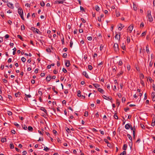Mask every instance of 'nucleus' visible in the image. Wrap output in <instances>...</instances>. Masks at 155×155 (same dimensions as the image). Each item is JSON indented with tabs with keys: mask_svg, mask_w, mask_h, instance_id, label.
Wrapping results in <instances>:
<instances>
[{
	"mask_svg": "<svg viewBox=\"0 0 155 155\" xmlns=\"http://www.w3.org/2000/svg\"><path fill=\"white\" fill-rule=\"evenodd\" d=\"M22 127L25 130H26L27 129V127L25 125H22Z\"/></svg>",
	"mask_w": 155,
	"mask_h": 155,
	"instance_id": "36",
	"label": "nucleus"
},
{
	"mask_svg": "<svg viewBox=\"0 0 155 155\" xmlns=\"http://www.w3.org/2000/svg\"><path fill=\"white\" fill-rule=\"evenodd\" d=\"M114 51L115 52H117V51H118V45L117 44H114Z\"/></svg>",
	"mask_w": 155,
	"mask_h": 155,
	"instance_id": "2",
	"label": "nucleus"
},
{
	"mask_svg": "<svg viewBox=\"0 0 155 155\" xmlns=\"http://www.w3.org/2000/svg\"><path fill=\"white\" fill-rule=\"evenodd\" d=\"M106 86L107 87V88L109 89L110 88V86L109 84H106Z\"/></svg>",
	"mask_w": 155,
	"mask_h": 155,
	"instance_id": "55",
	"label": "nucleus"
},
{
	"mask_svg": "<svg viewBox=\"0 0 155 155\" xmlns=\"http://www.w3.org/2000/svg\"><path fill=\"white\" fill-rule=\"evenodd\" d=\"M104 141L107 144L109 143L108 140L107 139H104Z\"/></svg>",
	"mask_w": 155,
	"mask_h": 155,
	"instance_id": "59",
	"label": "nucleus"
},
{
	"mask_svg": "<svg viewBox=\"0 0 155 155\" xmlns=\"http://www.w3.org/2000/svg\"><path fill=\"white\" fill-rule=\"evenodd\" d=\"M120 26H119L118 28V29L120 30H121L124 27V26L121 24H120Z\"/></svg>",
	"mask_w": 155,
	"mask_h": 155,
	"instance_id": "20",
	"label": "nucleus"
},
{
	"mask_svg": "<svg viewBox=\"0 0 155 155\" xmlns=\"http://www.w3.org/2000/svg\"><path fill=\"white\" fill-rule=\"evenodd\" d=\"M127 42L128 43H129L130 42V38L129 37H127Z\"/></svg>",
	"mask_w": 155,
	"mask_h": 155,
	"instance_id": "38",
	"label": "nucleus"
},
{
	"mask_svg": "<svg viewBox=\"0 0 155 155\" xmlns=\"http://www.w3.org/2000/svg\"><path fill=\"white\" fill-rule=\"evenodd\" d=\"M144 25L143 23L142 22L141 23L140 25V27H144Z\"/></svg>",
	"mask_w": 155,
	"mask_h": 155,
	"instance_id": "61",
	"label": "nucleus"
},
{
	"mask_svg": "<svg viewBox=\"0 0 155 155\" xmlns=\"http://www.w3.org/2000/svg\"><path fill=\"white\" fill-rule=\"evenodd\" d=\"M127 137H128L129 139L131 141V143H132L131 146L130 144H129V146H130V147L131 148V147L132 145V137L129 134H127Z\"/></svg>",
	"mask_w": 155,
	"mask_h": 155,
	"instance_id": "4",
	"label": "nucleus"
},
{
	"mask_svg": "<svg viewBox=\"0 0 155 155\" xmlns=\"http://www.w3.org/2000/svg\"><path fill=\"white\" fill-rule=\"evenodd\" d=\"M152 97H155V92H152L151 94Z\"/></svg>",
	"mask_w": 155,
	"mask_h": 155,
	"instance_id": "51",
	"label": "nucleus"
},
{
	"mask_svg": "<svg viewBox=\"0 0 155 155\" xmlns=\"http://www.w3.org/2000/svg\"><path fill=\"white\" fill-rule=\"evenodd\" d=\"M123 64V62L121 60H120L118 62V64L119 65L121 66Z\"/></svg>",
	"mask_w": 155,
	"mask_h": 155,
	"instance_id": "28",
	"label": "nucleus"
},
{
	"mask_svg": "<svg viewBox=\"0 0 155 155\" xmlns=\"http://www.w3.org/2000/svg\"><path fill=\"white\" fill-rule=\"evenodd\" d=\"M28 130L30 131H32L33 130V128L31 126H28Z\"/></svg>",
	"mask_w": 155,
	"mask_h": 155,
	"instance_id": "22",
	"label": "nucleus"
},
{
	"mask_svg": "<svg viewBox=\"0 0 155 155\" xmlns=\"http://www.w3.org/2000/svg\"><path fill=\"white\" fill-rule=\"evenodd\" d=\"M140 126H141V127L142 128V129H145V126H144V125H143V124H140Z\"/></svg>",
	"mask_w": 155,
	"mask_h": 155,
	"instance_id": "50",
	"label": "nucleus"
},
{
	"mask_svg": "<svg viewBox=\"0 0 155 155\" xmlns=\"http://www.w3.org/2000/svg\"><path fill=\"white\" fill-rule=\"evenodd\" d=\"M146 50L147 53L149 52V50L148 48V45L146 46Z\"/></svg>",
	"mask_w": 155,
	"mask_h": 155,
	"instance_id": "31",
	"label": "nucleus"
},
{
	"mask_svg": "<svg viewBox=\"0 0 155 155\" xmlns=\"http://www.w3.org/2000/svg\"><path fill=\"white\" fill-rule=\"evenodd\" d=\"M133 25L129 26L127 29V32L131 33L133 29Z\"/></svg>",
	"mask_w": 155,
	"mask_h": 155,
	"instance_id": "3",
	"label": "nucleus"
},
{
	"mask_svg": "<svg viewBox=\"0 0 155 155\" xmlns=\"http://www.w3.org/2000/svg\"><path fill=\"white\" fill-rule=\"evenodd\" d=\"M88 113L87 111H85L84 113V116L86 117H87L88 116Z\"/></svg>",
	"mask_w": 155,
	"mask_h": 155,
	"instance_id": "37",
	"label": "nucleus"
},
{
	"mask_svg": "<svg viewBox=\"0 0 155 155\" xmlns=\"http://www.w3.org/2000/svg\"><path fill=\"white\" fill-rule=\"evenodd\" d=\"M103 45H101L100 46V50L101 51L103 48Z\"/></svg>",
	"mask_w": 155,
	"mask_h": 155,
	"instance_id": "48",
	"label": "nucleus"
},
{
	"mask_svg": "<svg viewBox=\"0 0 155 155\" xmlns=\"http://www.w3.org/2000/svg\"><path fill=\"white\" fill-rule=\"evenodd\" d=\"M3 81L4 83H6L7 82V81L5 79H3Z\"/></svg>",
	"mask_w": 155,
	"mask_h": 155,
	"instance_id": "56",
	"label": "nucleus"
},
{
	"mask_svg": "<svg viewBox=\"0 0 155 155\" xmlns=\"http://www.w3.org/2000/svg\"><path fill=\"white\" fill-rule=\"evenodd\" d=\"M8 23L10 25L12 24V22L11 21L9 20L8 21Z\"/></svg>",
	"mask_w": 155,
	"mask_h": 155,
	"instance_id": "63",
	"label": "nucleus"
},
{
	"mask_svg": "<svg viewBox=\"0 0 155 155\" xmlns=\"http://www.w3.org/2000/svg\"><path fill=\"white\" fill-rule=\"evenodd\" d=\"M93 85L96 88H98L100 86L99 84L96 83L93 84Z\"/></svg>",
	"mask_w": 155,
	"mask_h": 155,
	"instance_id": "14",
	"label": "nucleus"
},
{
	"mask_svg": "<svg viewBox=\"0 0 155 155\" xmlns=\"http://www.w3.org/2000/svg\"><path fill=\"white\" fill-rule=\"evenodd\" d=\"M116 102H117V105L118 106L120 105V102H119V100L118 99L117 100Z\"/></svg>",
	"mask_w": 155,
	"mask_h": 155,
	"instance_id": "42",
	"label": "nucleus"
},
{
	"mask_svg": "<svg viewBox=\"0 0 155 155\" xmlns=\"http://www.w3.org/2000/svg\"><path fill=\"white\" fill-rule=\"evenodd\" d=\"M114 116L115 119H117V120L118 119V116L116 114H115L114 115Z\"/></svg>",
	"mask_w": 155,
	"mask_h": 155,
	"instance_id": "40",
	"label": "nucleus"
},
{
	"mask_svg": "<svg viewBox=\"0 0 155 155\" xmlns=\"http://www.w3.org/2000/svg\"><path fill=\"white\" fill-rule=\"evenodd\" d=\"M87 39L88 40L91 41L92 39V37L91 36L88 37L87 38Z\"/></svg>",
	"mask_w": 155,
	"mask_h": 155,
	"instance_id": "46",
	"label": "nucleus"
},
{
	"mask_svg": "<svg viewBox=\"0 0 155 155\" xmlns=\"http://www.w3.org/2000/svg\"><path fill=\"white\" fill-rule=\"evenodd\" d=\"M45 75V73H41L40 74V76L42 77L44 76Z\"/></svg>",
	"mask_w": 155,
	"mask_h": 155,
	"instance_id": "60",
	"label": "nucleus"
},
{
	"mask_svg": "<svg viewBox=\"0 0 155 155\" xmlns=\"http://www.w3.org/2000/svg\"><path fill=\"white\" fill-rule=\"evenodd\" d=\"M10 147L11 149H12L14 148V145L12 143H10Z\"/></svg>",
	"mask_w": 155,
	"mask_h": 155,
	"instance_id": "25",
	"label": "nucleus"
},
{
	"mask_svg": "<svg viewBox=\"0 0 155 155\" xmlns=\"http://www.w3.org/2000/svg\"><path fill=\"white\" fill-rule=\"evenodd\" d=\"M31 30L34 32H35L37 33L38 34L39 32H40L39 30L36 28H35L33 27H32L31 28Z\"/></svg>",
	"mask_w": 155,
	"mask_h": 155,
	"instance_id": "5",
	"label": "nucleus"
},
{
	"mask_svg": "<svg viewBox=\"0 0 155 155\" xmlns=\"http://www.w3.org/2000/svg\"><path fill=\"white\" fill-rule=\"evenodd\" d=\"M8 114L9 116H11L12 115V113L10 111H8Z\"/></svg>",
	"mask_w": 155,
	"mask_h": 155,
	"instance_id": "43",
	"label": "nucleus"
},
{
	"mask_svg": "<svg viewBox=\"0 0 155 155\" xmlns=\"http://www.w3.org/2000/svg\"><path fill=\"white\" fill-rule=\"evenodd\" d=\"M95 8L96 10L97 11H99L100 10V8L97 5H96L95 7Z\"/></svg>",
	"mask_w": 155,
	"mask_h": 155,
	"instance_id": "26",
	"label": "nucleus"
},
{
	"mask_svg": "<svg viewBox=\"0 0 155 155\" xmlns=\"http://www.w3.org/2000/svg\"><path fill=\"white\" fill-rule=\"evenodd\" d=\"M127 144H124V146H123V150H126L127 149Z\"/></svg>",
	"mask_w": 155,
	"mask_h": 155,
	"instance_id": "19",
	"label": "nucleus"
},
{
	"mask_svg": "<svg viewBox=\"0 0 155 155\" xmlns=\"http://www.w3.org/2000/svg\"><path fill=\"white\" fill-rule=\"evenodd\" d=\"M16 27L17 28H18L19 27V24L18 22H17L15 25Z\"/></svg>",
	"mask_w": 155,
	"mask_h": 155,
	"instance_id": "62",
	"label": "nucleus"
},
{
	"mask_svg": "<svg viewBox=\"0 0 155 155\" xmlns=\"http://www.w3.org/2000/svg\"><path fill=\"white\" fill-rule=\"evenodd\" d=\"M20 94H21L20 92H18L17 93L15 94V96L16 97H18L20 95Z\"/></svg>",
	"mask_w": 155,
	"mask_h": 155,
	"instance_id": "18",
	"label": "nucleus"
},
{
	"mask_svg": "<svg viewBox=\"0 0 155 155\" xmlns=\"http://www.w3.org/2000/svg\"><path fill=\"white\" fill-rule=\"evenodd\" d=\"M40 5L41 6L43 7L45 5V3L44 2H42L40 3Z\"/></svg>",
	"mask_w": 155,
	"mask_h": 155,
	"instance_id": "35",
	"label": "nucleus"
},
{
	"mask_svg": "<svg viewBox=\"0 0 155 155\" xmlns=\"http://www.w3.org/2000/svg\"><path fill=\"white\" fill-rule=\"evenodd\" d=\"M55 2L56 3L58 4H63L64 3V1L62 0L61 1H55Z\"/></svg>",
	"mask_w": 155,
	"mask_h": 155,
	"instance_id": "17",
	"label": "nucleus"
},
{
	"mask_svg": "<svg viewBox=\"0 0 155 155\" xmlns=\"http://www.w3.org/2000/svg\"><path fill=\"white\" fill-rule=\"evenodd\" d=\"M46 80L47 81H49L51 80V76H48L46 78Z\"/></svg>",
	"mask_w": 155,
	"mask_h": 155,
	"instance_id": "15",
	"label": "nucleus"
},
{
	"mask_svg": "<svg viewBox=\"0 0 155 155\" xmlns=\"http://www.w3.org/2000/svg\"><path fill=\"white\" fill-rule=\"evenodd\" d=\"M25 95L26 96V97H29H29H31V95L30 94L27 95V94H25Z\"/></svg>",
	"mask_w": 155,
	"mask_h": 155,
	"instance_id": "52",
	"label": "nucleus"
},
{
	"mask_svg": "<svg viewBox=\"0 0 155 155\" xmlns=\"http://www.w3.org/2000/svg\"><path fill=\"white\" fill-rule=\"evenodd\" d=\"M49 150V148L48 147H44V150L45 151H48Z\"/></svg>",
	"mask_w": 155,
	"mask_h": 155,
	"instance_id": "32",
	"label": "nucleus"
},
{
	"mask_svg": "<svg viewBox=\"0 0 155 155\" xmlns=\"http://www.w3.org/2000/svg\"><path fill=\"white\" fill-rule=\"evenodd\" d=\"M152 87L153 90H154L155 91V84H153Z\"/></svg>",
	"mask_w": 155,
	"mask_h": 155,
	"instance_id": "64",
	"label": "nucleus"
},
{
	"mask_svg": "<svg viewBox=\"0 0 155 155\" xmlns=\"http://www.w3.org/2000/svg\"><path fill=\"white\" fill-rule=\"evenodd\" d=\"M21 60L23 62H25L26 61V59L24 57H22L21 58Z\"/></svg>",
	"mask_w": 155,
	"mask_h": 155,
	"instance_id": "34",
	"label": "nucleus"
},
{
	"mask_svg": "<svg viewBox=\"0 0 155 155\" xmlns=\"http://www.w3.org/2000/svg\"><path fill=\"white\" fill-rule=\"evenodd\" d=\"M155 123V118L153 119L152 121V125L154 126Z\"/></svg>",
	"mask_w": 155,
	"mask_h": 155,
	"instance_id": "23",
	"label": "nucleus"
},
{
	"mask_svg": "<svg viewBox=\"0 0 155 155\" xmlns=\"http://www.w3.org/2000/svg\"><path fill=\"white\" fill-rule=\"evenodd\" d=\"M146 34V32H144L142 33V34L141 35V37L144 36Z\"/></svg>",
	"mask_w": 155,
	"mask_h": 155,
	"instance_id": "44",
	"label": "nucleus"
},
{
	"mask_svg": "<svg viewBox=\"0 0 155 155\" xmlns=\"http://www.w3.org/2000/svg\"><path fill=\"white\" fill-rule=\"evenodd\" d=\"M6 138L5 137L2 138L1 140V141L3 143L6 142Z\"/></svg>",
	"mask_w": 155,
	"mask_h": 155,
	"instance_id": "21",
	"label": "nucleus"
},
{
	"mask_svg": "<svg viewBox=\"0 0 155 155\" xmlns=\"http://www.w3.org/2000/svg\"><path fill=\"white\" fill-rule=\"evenodd\" d=\"M17 37L18 38L20 39L22 41H23V38L21 37V36L20 35H18L17 36Z\"/></svg>",
	"mask_w": 155,
	"mask_h": 155,
	"instance_id": "27",
	"label": "nucleus"
},
{
	"mask_svg": "<svg viewBox=\"0 0 155 155\" xmlns=\"http://www.w3.org/2000/svg\"><path fill=\"white\" fill-rule=\"evenodd\" d=\"M127 68L128 71H129L130 69V67L129 65H128L127 66Z\"/></svg>",
	"mask_w": 155,
	"mask_h": 155,
	"instance_id": "47",
	"label": "nucleus"
},
{
	"mask_svg": "<svg viewBox=\"0 0 155 155\" xmlns=\"http://www.w3.org/2000/svg\"><path fill=\"white\" fill-rule=\"evenodd\" d=\"M98 91L102 94H103L104 93V91L101 88H98Z\"/></svg>",
	"mask_w": 155,
	"mask_h": 155,
	"instance_id": "12",
	"label": "nucleus"
},
{
	"mask_svg": "<svg viewBox=\"0 0 155 155\" xmlns=\"http://www.w3.org/2000/svg\"><path fill=\"white\" fill-rule=\"evenodd\" d=\"M25 29V26L24 25H23V27L22 26H21V30L22 31V30H24Z\"/></svg>",
	"mask_w": 155,
	"mask_h": 155,
	"instance_id": "53",
	"label": "nucleus"
},
{
	"mask_svg": "<svg viewBox=\"0 0 155 155\" xmlns=\"http://www.w3.org/2000/svg\"><path fill=\"white\" fill-rule=\"evenodd\" d=\"M67 54L66 53H64L63 55V57L64 58H66L67 57Z\"/></svg>",
	"mask_w": 155,
	"mask_h": 155,
	"instance_id": "39",
	"label": "nucleus"
},
{
	"mask_svg": "<svg viewBox=\"0 0 155 155\" xmlns=\"http://www.w3.org/2000/svg\"><path fill=\"white\" fill-rule=\"evenodd\" d=\"M27 154V152L25 151H24L22 152V155H25Z\"/></svg>",
	"mask_w": 155,
	"mask_h": 155,
	"instance_id": "57",
	"label": "nucleus"
},
{
	"mask_svg": "<svg viewBox=\"0 0 155 155\" xmlns=\"http://www.w3.org/2000/svg\"><path fill=\"white\" fill-rule=\"evenodd\" d=\"M41 110L43 111L46 114H47V110L44 107H41Z\"/></svg>",
	"mask_w": 155,
	"mask_h": 155,
	"instance_id": "13",
	"label": "nucleus"
},
{
	"mask_svg": "<svg viewBox=\"0 0 155 155\" xmlns=\"http://www.w3.org/2000/svg\"><path fill=\"white\" fill-rule=\"evenodd\" d=\"M18 12L20 15H23V11L21 8H20L18 9Z\"/></svg>",
	"mask_w": 155,
	"mask_h": 155,
	"instance_id": "6",
	"label": "nucleus"
},
{
	"mask_svg": "<svg viewBox=\"0 0 155 155\" xmlns=\"http://www.w3.org/2000/svg\"><path fill=\"white\" fill-rule=\"evenodd\" d=\"M115 38L116 39H117L119 41L120 38V34L118 35L117 34L115 36Z\"/></svg>",
	"mask_w": 155,
	"mask_h": 155,
	"instance_id": "11",
	"label": "nucleus"
},
{
	"mask_svg": "<svg viewBox=\"0 0 155 155\" xmlns=\"http://www.w3.org/2000/svg\"><path fill=\"white\" fill-rule=\"evenodd\" d=\"M131 125H130L129 124H126L125 125V127L126 129H129Z\"/></svg>",
	"mask_w": 155,
	"mask_h": 155,
	"instance_id": "9",
	"label": "nucleus"
},
{
	"mask_svg": "<svg viewBox=\"0 0 155 155\" xmlns=\"http://www.w3.org/2000/svg\"><path fill=\"white\" fill-rule=\"evenodd\" d=\"M70 61L68 60H67L65 63L66 66L67 67H68L70 66Z\"/></svg>",
	"mask_w": 155,
	"mask_h": 155,
	"instance_id": "10",
	"label": "nucleus"
},
{
	"mask_svg": "<svg viewBox=\"0 0 155 155\" xmlns=\"http://www.w3.org/2000/svg\"><path fill=\"white\" fill-rule=\"evenodd\" d=\"M126 99L125 97H122V102H124L125 101Z\"/></svg>",
	"mask_w": 155,
	"mask_h": 155,
	"instance_id": "41",
	"label": "nucleus"
},
{
	"mask_svg": "<svg viewBox=\"0 0 155 155\" xmlns=\"http://www.w3.org/2000/svg\"><path fill=\"white\" fill-rule=\"evenodd\" d=\"M62 71L63 72H64V73H66L67 72V70L66 69H65L64 68H63L62 69Z\"/></svg>",
	"mask_w": 155,
	"mask_h": 155,
	"instance_id": "49",
	"label": "nucleus"
},
{
	"mask_svg": "<svg viewBox=\"0 0 155 155\" xmlns=\"http://www.w3.org/2000/svg\"><path fill=\"white\" fill-rule=\"evenodd\" d=\"M46 51L47 52H51V50L50 49V48H48L46 49Z\"/></svg>",
	"mask_w": 155,
	"mask_h": 155,
	"instance_id": "33",
	"label": "nucleus"
},
{
	"mask_svg": "<svg viewBox=\"0 0 155 155\" xmlns=\"http://www.w3.org/2000/svg\"><path fill=\"white\" fill-rule=\"evenodd\" d=\"M133 8L134 10L135 11H136L137 10V8L136 5L134 4V3H133Z\"/></svg>",
	"mask_w": 155,
	"mask_h": 155,
	"instance_id": "16",
	"label": "nucleus"
},
{
	"mask_svg": "<svg viewBox=\"0 0 155 155\" xmlns=\"http://www.w3.org/2000/svg\"><path fill=\"white\" fill-rule=\"evenodd\" d=\"M116 16L117 17L119 16L120 15V13L119 12H117L116 13Z\"/></svg>",
	"mask_w": 155,
	"mask_h": 155,
	"instance_id": "54",
	"label": "nucleus"
},
{
	"mask_svg": "<svg viewBox=\"0 0 155 155\" xmlns=\"http://www.w3.org/2000/svg\"><path fill=\"white\" fill-rule=\"evenodd\" d=\"M80 10L81 12H85V10L84 9V8H83V7H82L81 6H80Z\"/></svg>",
	"mask_w": 155,
	"mask_h": 155,
	"instance_id": "30",
	"label": "nucleus"
},
{
	"mask_svg": "<svg viewBox=\"0 0 155 155\" xmlns=\"http://www.w3.org/2000/svg\"><path fill=\"white\" fill-rule=\"evenodd\" d=\"M88 69L90 70H91L93 68L92 66L90 65H89L88 66Z\"/></svg>",
	"mask_w": 155,
	"mask_h": 155,
	"instance_id": "29",
	"label": "nucleus"
},
{
	"mask_svg": "<svg viewBox=\"0 0 155 155\" xmlns=\"http://www.w3.org/2000/svg\"><path fill=\"white\" fill-rule=\"evenodd\" d=\"M83 74L87 78H89V77L88 75L87 74V73L86 71H84L83 72Z\"/></svg>",
	"mask_w": 155,
	"mask_h": 155,
	"instance_id": "8",
	"label": "nucleus"
},
{
	"mask_svg": "<svg viewBox=\"0 0 155 155\" xmlns=\"http://www.w3.org/2000/svg\"><path fill=\"white\" fill-rule=\"evenodd\" d=\"M8 6L10 8L13 9L14 8V6L13 4L9 2L7 4Z\"/></svg>",
	"mask_w": 155,
	"mask_h": 155,
	"instance_id": "7",
	"label": "nucleus"
},
{
	"mask_svg": "<svg viewBox=\"0 0 155 155\" xmlns=\"http://www.w3.org/2000/svg\"><path fill=\"white\" fill-rule=\"evenodd\" d=\"M14 124L17 127H19V125L16 122L14 123Z\"/></svg>",
	"mask_w": 155,
	"mask_h": 155,
	"instance_id": "45",
	"label": "nucleus"
},
{
	"mask_svg": "<svg viewBox=\"0 0 155 155\" xmlns=\"http://www.w3.org/2000/svg\"><path fill=\"white\" fill-rule=\"evenodd\" d=\"M148 14L147 15V18H148L149 21L150 22H152L153 21V18L151 14V11L148 10L147 11Z\"/></svg>",
	"mask_w": 155,
	"mask_h": 155,
	"instance_id": "1",
	"label": "nucleus"
},
{
	"mask_svg": "<svg viewBox=\"0 0 155 155\" xmlns=\"http://www.w3.org/2000/svg\"><path fill=\"white\" fill-rule=\"evenodd\" d=\"M123 73V71H121L119 73H118L117 74V76H120V75L122 74Z\"/></svg>",
	"mask_w": 155,
	"mask_h": 155,
	"instance_id": "24",
	"label": "nucleus"
},
{
	"mask_svg": "<svg viewBox=\"0 0 155 155\" xmlns=\"http://www.w3.org/2000/svg\"><path fill=\"white\" fill-rule=\"evenodd\" d=\"M9 37V35L8 34L5 35V39H7Z\"/></svg>",
	"mask_w": 155,
	"mask_h": 155,
	"instance_id": "58",
	"label": "nucleus"
}]
</instances>
